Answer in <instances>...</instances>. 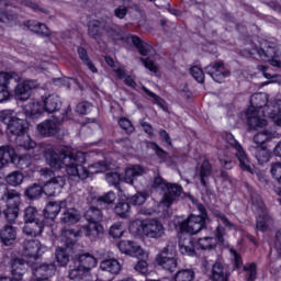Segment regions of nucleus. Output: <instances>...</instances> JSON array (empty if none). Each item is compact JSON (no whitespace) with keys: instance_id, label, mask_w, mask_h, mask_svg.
Listing matches in <instances>:
<instances>
[{"instance_id":"17","label":"nucleus","mask_w":281,"mask_h":281,"mask_svg":"<svg viewBox=\"0 0 281 281\" xmlns=\"http://www.w3.org/2000/svg\"><path fill=\"white\" fill-rule=\"evenodd\" d=\"M38 87V81L36 80H25L18 83L14 88L15 100L25 102L32 98V90Z\"/></svg>"},{"instance_id":"14","label":"nucleus","mask_w":281,"mask_h":281,"mask_svg":"<svg viewBox=\"0 0 281 281\" xmlns=\"http://www.w3.org/2000/svg\"><path fill=\"white\" fill-rule=\"evenodd\" d=\"M225 148H234L236 150V157L239 161V167L245 172H250V175H254V169L251 168V161L249 160V157L247 156V153H245V149L243 148V145L236 140L234 135L226 134L225 137Z\"/></svg>"},{"instance_id":"55","label":"nucleus","mask_w":281,"mask_h":281,"mask_svg":"<svg viewBox=\"0 0 281 281\" xmlns=\"http://www.w3.org/2000/svg\"><path fill=\"white\" fill-rule=\"evenodd\" d=\"M244 271L247 273V281L256 280V263H248L247 266H244Z\"/></svg>"},{"instance_id":"37","label":"nucleus","mask_w":281,"mask_h":281,"mask_svg":"<svg viewBox=\"0 0 281 281\" xmlns=\"http://www.w3.org/2000/svg\"><path fill=\"white\" fill-rule=\"evenodd\" d=\"M60 220L65 225H75L80 221V213L76 209H68L61 214Z\"/></svg>"},{"instance_id":"41","label":"nucleus","mask_w":281,"mask_h":281,"mask_svg":"<svg viewBox=\"0 0 281 281\" xmlns=\"http://www.w3.org/2000/svg\"><path fill=\"white\" fill-rule=\"evenodd\" d=\"M78 56L80 60H82L83 65H86V67H88V69L92 74H98V68L95 67V65H93V61H91V58H89V54L87 53V49H85L83 47H79Z\"/></svg>"},{"instance_id":"40","label":"nucleus","mask_w":281,"mask_h":281,"mask_svg":"<svg viewBox=\"0 0 281 281\" xmlns=\"http://www.w3.org/2000/svg\"><path fill=\"white\" fill-rule=\"evenodd\" d=\"M272 111L268 112V117L274 122L277 126L281 128V100L278 99L273 102Z\"/></svg>"},{"instance_id":"9","label":"nucleus","mask_w":281,"mask_h":281,"mask_svg":"<svg viewBox=\"0 0 281 281\" xmlns=\"http://www.w3.org/2000/svg\"><path fill=\"white\" fill-rule=\"evenodd\" d=\"M85 216L88 224L82 226L81 234H85L90 240H98V238L104 234V227L100 225V222L102 221V211L94 206H90Z\"/></svg>"},{"instance_id":"59","label":"nucleus","mask_w":281,"mask_h":281,"mask_svg":"<svg viewBox=\"0 0 281 281\" xmlns=\"http://www.w3.org/2000/svg\"><path fill=\"white\" fill-rule=\"evenodd\" d=\"M14 78V72H0V87H8Z\"/></svg>"},{"instance_id":"34","label":"nucleus","mask_w":281,"mask_h":281,"mask_svg":"<svg viewBox=\"0 0 281 281\" xmlns=\"http://www.w3.org/2000/svg\"><path fill=\"white\" fill-rule=\"evenodd\" d=\"M42 106L46 113H56L60 109V97L56 94L46 97L42 102Z\"/></svg>"},{"instance_id":"58","label":"nucleus","mask_w":281,"mask_h":281,"mask_svg":"<svg viewBox=\"0 0 281 281\" xmlns=\"http://www.w3.org/2000/svg\"><path fill=\"white\" fill-rule=\"evenodd\" d=\"M91 109H93V105H91V103L81 102V103L77 104L76 111L80 115H87V113H89V111H91Z\"/></svg>"},{"instance_id":"52","label":"nucleus","mask_w":281,"mask_h":281,"mask_svg":"<svg viewBox=\"0 0 281 281\" xmlns=\"http://www.w3.org/2000/svg\"><path fill=\"white\" fill-rule=\"evenodd\" d=\"M270 172L273 179L281 184V162H272Z\"/></svg>"},{"instance_id":"24","label":"nucleus","mask_w":281,"mask_h":281,"mask_svg":"<svg viewBox=\"0 0 281 281\" xmlns=\"http://www.w3.org/2000/svg\"><path fill=\"white\" fill-rule=\"evenodd\" d=\"M56 273V263H43L33 270L35 278L40 280H49Z\"/></svg>"},{"instance_id":"36","label":"nucleus","mask_w":281,"mask_h":281,"mask_svg":"<svg viewBox=\"0 0 281 281\" xmlns=\"http://www.w3.org/2000/svg\"><path fill=\"white\" fill-rule=\"evenodd\" d=\"M254 156L258 164L262 166L271 159V151L267 149V146H256L254 147Z\"/></svg>"},{"instance_id":"53","label":"nucleus","mask_w":281,"mask_h":281,"mask_svg":"<svg viewBox=\"0 0 281 281\" xmlns=\"http://www.w3.org/2000/svg\"><path fill=\"white\" fill-rule=\"evenodd\" d=\"M105 180L110 186H120V181H122V177L119 172H109L105 175Z\"/></svg>"},{"instance_id":"39","label":"nucleus","mask_w":281,"mask_h":281,"mask_svg":"<svg viewBox=\"0 0 281 281\" xmlns=\"http://www.w3.org/2000/svg\"><path fill=\"white\" fill-rule=\"evenodd\" d=\"M180 254L183 256H196V251L194 250V244L191 238H184L179 241Z\"/></svg>"},{"instance_id":"57","label":"nucleus","mask_w":281,"mask_h":281,"mask_svg":"<svg viewBox=\"0 0 281 281\" xmlns=\"http://www.w3.org/2000/svg\"><path fill=\"white\" fill-rule=\"evenodd\" d=\"M119 125L123 131H126V133H133L135 131V127H133V123L126 117H122L119 120Z\"/></svg>"},{"instance_id":"61","label":"nucleus","mask_w":281,"mask_h":281,"mask_svg":"<svg viewBox=\"0 0 281 281\" xmlns=\"http://www.w3.org/2000/svg\"><path fill=\"white\" fill-rule=\"evenodd\" d=\"M147 146L156 153V155H157V157H159V159H166V155H167L166 150L161 149V147H159V145H157L156 143H148Z\"/></svg>"},{"instance_id":"42","label":"nucleus","mask_w":281,"mask_h":281,"mask_svg":"<svg viewBox=\"0 0 281 281\" xmlns=\"http://www.w3.org/2000/svg\"><path fill=\"white\" fill-rule=\"evenodd\" d=\"M115 214L121 218H127L131 216V204L128 202L120 201L114 207Z\"/></svg>"},{"instance_id":"33","label":"nucleus","mask_w":281,"mask_h":281,"mask_svg":"<svg viewBox=\"0 0 281 281\" xmlns=\"http://www.w3.org/2000/svg\"><path fill=\"white\" fill-rule=\"evenodd\" d=\"M0 238L1 243L4 244L5 247L14 245V240H16V228L5 225L0 232Z\"/></svg>"},{"instance_id":"21","label":"nucleus","mask_w":281,"mask_h":281,"mask_svg":"<svg viewBox=\"0 0 281 281\" xmlns=\"http://www.w3.org/2000/svg\"><path fill=\"white\" fill-rule=\"evenodd\" d=\"M252 204L257 205L260 212H262V215H259L257 217V224L256 227L259 232H267L269 227H271L273 220L267 212H265V203H262L260 200L257 201V204L252 202Z\"/></svg>"},{"instance_id":"56","label":"nucleus","mask_w":281,"mask_h":281,"mask_svg":"<svg viewBox=\"0 0 281 281\" xmlns=\"http://www.w3.org/2000/svg\"><path fill=\"white\" fill-rule=\"evenodd\" d=\"M97 201L100 203H106L108 205H111V203H114L115 201V193L113 191H110L97 199Z\"/></svg>"},{"instance_id":"31","label":"nucleus","mask_w":281,"mask_h":281,"mask_svg":"<svg viewBox=\"0 0 281 281\" xmlns=\"http://www.w3.org/2000/svg\"><path fill=\"white\" fill-rule=\"evenodd\" d=\"M101 271H106L112 276H117L122 271V263L115 258L104 259L100 263Z\"/></svg>"},{"instance_id":"23","label":"nucleus","mask_w":281,"mask_h":281,"mask_svg":"<svg viewBox=\"0 0 281 281\" xmlns=\"http://www.w3.org/2000/svg\"><path fill=\"white\" fill-rule=\"evenodd\" d=\"M67 207V201H58V202H48L46 207L44 209V217L48 221H54L58 214H60V210H65Z\"/></svg>"},{"instance_id":"7","label":"nucleus","mask_w":281,"mask_h":281,"mask_svg":"<svg viewBox=\"0 0 281 281\" xmlns=\"http://www.w3.org/2000/svg\"><path fill=\"white\" fill-rule=\"evenodd\" d=\"M214 216L217 218V227L215 229V237H202L198 240V247L200 249L206 250V249H214L216 247V243H220V245L227 246V241L225 240V227L228 229H234V224L227 220L225 214L221 213L220 211L214 212ZM224 225V227H223Z\"/></svg>"},{"instance_id":"16","label":"nucleus","mask_w":281,"mask_h":281,"mask_svg":"<svg viewBox=\"0 0 281 281\" xmlns=\"http://www.w3.org/2000/svg\"><path fill=\"white\" fill-rule=\"evenodd\" d=\"M117 247L121 251V254H125L126 256H131L132 258H148V254H146V251H144V249L142 248V246H139L137 243L135 241H131V240H121L117 244Z\"/></svg>"},{"instance_id":"44","label":"nucleus","mask_w":281,"mask_h":281,"mask_svg":"<svg viewBox=\"0 0 281 281\" xmlns=\"http://www.w3.org/2000/svg\"><path fill=\"white\" fill-rule=\"evenodd\" d=\"M23 179L24 176L21 171H13L7 176L5 181L9 186L16 188V186H21V183H23Z\"/></svg>"},{"instance_id":"32","label":"nucleus","mask_w":281,"mask_h":281,"mask_svg":"<svg viewBox=\"0 0 281 281\" xmlns=\"http://www.w3.org/2000/svg\"><path fill=\"white\" fill-rule=\"evenodd\" d=\"M45 224L38 220L25 222L23 232L26 236H41Z\"/></svg>"},{"instance_id":"8","label":"nucleus","mask_w":281,"mask_h":281,"mask_svg":"<svg viewBox=\"0 0 281 281\" xmlns=\"http://www.w3.org/2000/svg\"><path fill=\"white\" fill-rule=\"evenodd\" d=\"M151 188L156 190L159 189L164 191V196L160 201V205H165V207H170L181 196L183 192V188L177 183H169L161 178V176L156 175L154 180L151 181Z\"/></svg>"},{"instance_id":"43","label":"nucleus","mask_w":281,"mask_h":281,"mask_svg":"<svg viewBox=\"0 0 281 281\" xmlns=\"http://www.w3.org/2000/svg\"><path fill=\"white\" fill-rule=\"evenodd\" d=\"M4 5L7 12L0 10V23H16V14L14 11L10 10V4L4 3Z\"/></svg>"},{"instance_id":"11","label":"nucleus","mask_w":281,"mask_h":281,"mask_svg":"<svg viewBox=\"0 0 281 281\" xmlns=\"http://www.w3.org/2000/svg\"><path fill=\"white\" fill-rule=\"evenodd\" d=\"M60 238L65 247H58L56 249L55 258L59 267H67V265H69V249L76 245L78 233L74 229L63 231Z\"/></svg>"},{"instance_id":"10","label":"nucleus","mask_w":281,"mask_h":281,"mask_svg":"<svg viewBox=\"0 0 281 281\" xmlns=\"http://www.w3.org/2000/svg\"><path fill=\"white\" fill-rule=\"evenodd\" d=\"M8 164H16L18 168L25 170L32 166V156L26 154L19 157L14 147L0 146V170H3Z\"/></svg>"},{"instance_id":"35","label":"nucleus","mask_w":281,"mask_h":281,"mask_svg":"<svg viewBox=\"0 0 281 281\" xmlns=\"http://www.w3.org/2000/svg\"><path fill=\"white\" fill-rule=\"evenodd\" d=\"M213 281H227V268L223 261L217 260L212 268Z\"/></svg>"},{"instance_id":"20","label":"nucleus","mask_w":281,"mask_h":281,"mask_svg":"<svg viewBox=\"0 0 281 281\" xmlns=\"http://www.w3.org/2000/svg\"><path fill=\"white\" fill-rule=\"evenodd\" d=\"M65 186V177H54L50 180H48L44 187H42V190L46 196H55L56 192H60L63 190V187Z\"/></svg>"},{"instance_id":"3","label":"nucleus","mask_w":281,"mask_h":281,"mask_svg":"<svg viewBox=\"0 0 281 281\" xmlns=\"http://www.w3.org/2000/svg\"><path fill=\"white\" fill-rule=\"evenodd\" d=\"M0 122H3L7 126V131L10 135L15 136V144L20 148L25 150H32L36 146V142L32 137L25 134L26 123L16 117V113L12 110H3L0 112Z\"/></svg>"},{"instance_id":"29","label":"nucleus","mask_w":281,"mask_h":281,"mask_svg":"<svg viewBox=\"0 0 281 281\" xmlns=\"http://www.w3.org/2000/svg\"><path fill=\"white\" fill-rule=\"evenodd\" d=\"M77 262L79 267L91 276V269L98 267V259L90 254H82L78 256Z\"/></svg>"},{"instance_id":"2","label":"nucleus","mask_w":281,"mask_h":281,"mask_svg":"<svg viewBox=\"0 0 281 281\" xmlns=\"http://www.w3.org/2000/svg\"><path fill=\"white\" fill-rule=\"evenodd\" d=\"M103 27L105 32H108V34L112 35V38H114V41H122L127 45H131L132 43V45H134V47L138 49L140 56H155V54H157V52L150 44L142 41L139 36L132 35L128 32H125L124 27L116 24H104L98 20H93L88 24L89 36L91 38H94V41H98V38L102 36Z\"/></svg>"},{"instance_id":"49","label":"nucleus","mask_w":281,"mask_h":281,"mask_svg":"<svg viewBox=\"0 0 281 281\" xmlns=\"http://www.w3.org/2000/svg\"><path fill=\"white\" fill-rule=\"evenodd\" d=\"M269 139H271V133L261 132L255 135L254 144H256L257 146H265V144H267Z\"/></svg>"},{"instance_id":"64","label":"nucleus","mask_w":281,"mask_h":281,"mask_svg":"<svg viewBox=\"0 0 281 281\" xmlns=\"http://www.w3.org/2000/svg\"><path fill=\"white\" fill-rule=\"evenodd\" d=\"M231 256L235 262V267L240 269L243 267V257H240L235 249H231Z\"/></svg>"},{"instance_id":"51","label":"nucleus","mask_w":281,"mask_h":281,"mask_svg":"<svg viewBox=\"0 0 281 281\" xmlns=\"http://www.w3.org/2000/svg\"><path fill=\"white\" fill-rule=\"evenodd\" d=\"M36 214H38V211L36 210V207L34 206H27L24 210V221L25 223L30 222V221H38L36 218Z\"/></svg>"},{"instance_id":"45","label":"nucleus","mask_w":281,"mask_h":281,"mask_svg":"<svg viewBox=\"0 0 281 281\" xmlns=\"http://www.w3.org/2000/svg\"><path fill=\"white\" fill-rule=\"evenodd\" d=\"M124 223L116 222L110 227L109 234L112 238H122V236H124Z\"/></svg>"},{"instance_id":"6","label":"nucleus","mask_w":281,"mask_h":281,"mask_svg":"<svg viewBox=\"0 0 281 281\" xmlns=\"http://www.w3.org/2000/svg\"><path fill=\"white\" fill-rule=\"evenodd\" d=\"M130 232L136 236H145L153 240H159L166 236V226L159 220H135L130 225Z\"/></svg>"},{"instance_id":"62","label":"nucleus","mask_w":281,"mask_h":281,"mask_svg":"<svg viewBox=\"0 0 281 281\" xmlns=\"http://www.w3.org/2000/svg\"><path fill=\"white\" fill-rule=\"evenodd\" d=\"M135 270L138 273H142L143 276H145V273H148V262L146 260H139L135 266Z\"/></svg>"},{"instance_id":"15","label":"nucleus","mask_w":281,"mask_h":281,"mask_svg":"<svg viewBox=\"0 0 281 281\" xmlns=\"http://www.w3.org/2000/svg\"><path fill=\"white\" fill-rule=\"evenodd\" d=\"M7 203L4 216L8 223H14L19 218V205L21 203V193L16 190H7L2 198Z\"/></svg>"},{"instance_id":"26","label":"nucleus","mask_w":281,"mask_h":281,"mask_svg":"<svg viewBox=\"0 0 281 281\" xmlns=\"http://www.w3.org/2000/svg\"><path fill=\"white\" fill-rule=\"evenodd\" d=\"M23 113L26 115V117H30L31 120H38L43 113H45V108H43V103L41 102H31L24 105Z\"/></svg>"},{"instance_id":"13","label":"nucleus","mask_w":281,"mask_h":281,"mask_svg":"<svg viewBox=\"0 0 281 281\" xmlns=\"http://www.w3.org/2000/svg\"><path fill=\"white\" fill-rule=\"evenodd\" d=\"M156 263L165 271L173 273L179 267L177 259V248L175 246H166L156 255Z\"/></svg>"},{"instance_id":"50","label":"nucleus","mask_w":281,"mask_h":281,"mask_svg":"<svg viewBox=\"0 0 281 281\" xmlns=\"http://www.w3.org/2000/svg\"><path fill=\"white\" fill-rule=\"evenodd\" d=\"M191 76L196 80V82L203 83L205 82V74L199 66H193L190 69Z\"/></svg>"},{"instance_id":"30","label":"nucleus","mask_w":281,"mask_h":281,"mask_svg":"<svg viewBox=\"0 0 281 281\" xmlns=\"http://www.w3.org/2000/svg\"><path fill=\"white\" fill-rule=\"evenodd\" d=\"M24 26L27 27V30H30L34 34H38L40 36L52 35V31L49 30V27H47V25L34 20L24 22Z\"/></svg>"},{"instance_id":"25","label":"nucleus","mask_w":281,"mask_h":281,"mask_svg":"<svg viewBox=\"0 0 281 281\" xmlns=\"http://www.w3.org/2000/svg\"><path fill=\"white\" fill-rule=\"evenodd\" d=\"M196 177H199L202 188H207L210 177H212V165L209 160H204L196 169Z\"/></svg>"},{"instance_id":"60","label":"nucleus","mask_w":281,"mask_h":281,"mask_svg":"<svg viewBox=\"0 0 281 281\" xmlns=\"http://www.w3.org/2000/svg\"><path fill=\"white\" fill-rule=\"evenodd\" d=\"M140 61L143 63L144 67H146V69H148L149 71H153V74H157L158 71L157 65H155V61H153L150 57L140 58Z\"/></svg>"},{"instance_id":"5","label":"nucleus","mask_w":281,"mask_h":281,"mask_svg":"<svg viewBox=\"0 0 281 281\" xmlns=\"http://www.w3.org/2000/svg\"><path fill=\"white\" fill-rule=\"evenodd\" d=\"M243 56H252V58H259L261 63H270L272 67H281V61L276 59L281 57V46H278L273 42L262 40L261 42H249L246 44Z\"/></svg>"},{"instance_id":"48","label":"nucleus","mask_w":281,"mask_h":281,"mask_svg":"<svg viewBox=\"0 0 281 281\" xmlns=\"http://www.w3.org/2000/svg\"><path fill=\"white\" fill-rule=\"evenodd\" d=\"M148 199L147 192H137L136 194L128 198V201L132 205H144Z\"/></svg>"},{"instance_id":"19","label":"nucleus","mask_w":281,"mask_h":281,"mask_svg":"<svg viewBox=\"0 0 281 281\" xmlns=\"http://www.w3.org/2000/svg\"><path fill=\"white\" fill-rule=\"evenodd\" d=\"M206 74L213 78L215 82H223L225 78H229L231 72L223 63H216L215 65H209L205 68Z\"/></svg>"},{"instance_id":"1","label":"nucleus","mask_w":281,"mask_h":281,"mask_svg":"<svg viewBox=\"0 0 281 281\" xmlns=\"http://www.w3.org/2000/svg\"><path fill=\"white\" fill-rule=\"evenodd\" d=\"M44 157L50 168L55 170H65L70 177L79 179H89L90 175H98L111 170V165L106 161H99L85 168L82 164L87 162V154L85 151L71 150L69 148L45 150Z\"/></svg>"},{"instance_id":"12","label":"nucleus","mask_w":281,"mask_h":281,"mask_svg":"<svg viewBox=\"0 0 281 281\" xmlns=\"http://www.w3.org/2000/svg\"><path fill=\"white\" fill-rule=\"evenodd\" d=\"M199 215H191L187 221L180 224L181 232H186L191 236L199 234L201 229H205V223L207 221V211L203 204H198Z\"/></svg>"},{"instance_id":"38","label":"nucleus","mask_w":281,"mask_h":281,"mask_svg":"<svg viewBox=\"0 0 281 281\" xmlns=\"http://www.w3.org/2000/svg\"><path fill=\"white\" fill-rule=\"evenodd\" d=\"M90 277L91 274L88 271H86L81 266L76 267L69 271V278L70 280L74 281H89V279L87 278Z\"/></svg>"},{"instance_id":"4","label":"nucleus","mask_w":281,"mask_h":281,"mask_svg":"<svg viewBox=\"0 0 281 281\" xmlns=\"http://www.w3.org/2000/svg\"><path fill=\"white\" fill-rule=\"evenodd\" d=\"M269 94L259 92L252 94L250 98V106L246 111V119L249 131H258V128H265L267 126V115L271 113L269 111Z\"/></svg>"},{"instance_id":"22","label":"nucleus","mask_w":281,"mask_h":281,"mask_svg":"<svg viewBox=\"0 0 281 281\" xmlns=\"http://www.w3.org/2000/svg\"><path fill=\"white\" fill-rule=\"evenodd\" d=\"M36 131L42 137H54V135H58V124L53 120H45L37 124Z\"/></svg>"},{"instance_id":"54","label":"nucleus","mask_w":281,"mask_h":281,"mask_svg":"<svg viewBox=\"0 0 281 281\" xmlns=\"http://www.w3.org/2000/svg\"><path fill=\"white\" fill-rule=\"evenodd\" d=\"M126 14H128V2L124 1V5H119L114 10V16H116V19H124Z\"/></svg>"},{"instance_id":"18","label":"nucleus","mask_w":281,"mask_h":281,"mask_svg":"<svg viewBox=\"0 0 281 281\" xmlns=\"http://www.w3.org/2000/svg\"><path fill=\"white\" fill-rule=\"evenodd\" d=\"M44 251L45 247L41 246L38 239H25L23 244L24 258H29V260H38V256Z\"/></svg>"},{"instance_id":"46","label":"nucleus","mask_w":281,"mask_h":281,"mask_svg":"<svg viewBox=\"0 0 281 281\" xmlns=\"http://www.w3.org/2000/svg\"><path fill=\"white\" fill-rule=\"evenodd\" d=\"M194 280V271L191 269L179 270L175 276V281H192Z\"/></svg>"},{"instance_id":"28","label":"nucleus","mask_w":281,"mask_h":281,"mask_svg":"<svg viewBox=\"0 0 281 281\" xmlns=\"http://www.w3.org/2000/svg\"><path fill=\"white\" fill-rule=\"evenodd\" d=\"M143 175H146V168L139 165H134L125 169L124 181L125 183L133 186V183H135V179H137V177H143Z\"/></svg>"},{"instance_id":"27","label":"nucleus","mask_w":281,"mask_h":281,"mask_svg":"<svg viewBox=\"0 0 281 281\" xmlns=\"http://www.w3.org/2000/svg\"><path fill=\"white\" fill-rule=\"evenodd\" d=\"M29 263L23 259H13L11 260V274L14 280H21L27 271Z\"/></svg>"},{"instance_id":"47","label":"nucleus","mask_w":281,"mask_h":281,"mask_svg":"<svg viewBox=\"0 0 281 281\" xmlns=\"http://www.w3.org/2000/svg\"><path fill=\"white\" fill-rule=\"evenodd\" d=\"M25 194L29 199H38L43 194V187L34 183L25 190Z\"/></svg>"},{"instance_id":"63","label":"nucleus","mask_w":281,"mask_h":281,"mask_svg":"<svg viewBox=\"0 0 281 281\" xmlns=\"http://www.w3.org/2000/svg\"><path fill=\"white\" fill-rule=\"evenodd\" d=\"M53 82L57 87H67L68 89H71V79L69 78H57L54 79Z\"/></svg>"}]
</instances>
